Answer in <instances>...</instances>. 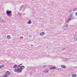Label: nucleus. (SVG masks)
I'll return each mask as SVG.
<instances>
[{
    "instance_id": "obj_2",
    "label": "nucleus",
    "mask_w": 77,
    "mask_h": 77,
    "mask_svg": "<svg viewBox=\"0 0 77 77\" xmlns=\"http://www.w3.org/2000/svg\"><path fill=\"white\" fill-rule=\"evenodd\" d=\"M11 11H6V13L8 17H11L12 16V14L11 13Z\"/></svg>"
},
{
    "instance_id": "obj_9",
    "label": "nucleus",
    "mask_w": 77,
    "mask_h": 77,
    "mask_svg": "<svg viewBox=\"0 0 77 77\" xmlns=\"http://www.w3.org/2000/svg\"><path fill=\"white\" fill-rule=\"evenodd\" d=\"M76 74H73L72 75V77H76Z\"/></svg>"
},
{
    "instance_id": "obj_1",
    "label": "nucleus",
    "mask_w": 77,
    "mask_h": 77,
    "mask_svg": "<svg viewBox=\"0 0 77 77\" xmlns=\"http://www.w3.org/2000/svg\"><path fill=\"white\" fill-rule=\"evenodd\" d=\"M20 69H20H14V72H21V70L23 69H24V66H22L20 67Z\"/></svg>"
},
{
    "instance_id": "obj_8",
    "label": "nucleus",
    "mask_w": 77,
    "mask_h": 77,
    "mask_svg": "<svg viewBox=\"0 0 77 77\" xmlns=\"http://www.w3.org/2000/svg\"><path fill=\"white\" fill-rule=\"evenodd\" d=\"M7 38H8V39H11V36H10V35H8L7 36Z\"/></svg>"
},
{
    "instance_id": "obj_14",
    "label": "nucleus",
    "mask_w": 77,
    "mask_h": 77,
    "mask_svg": "<svg viewBox=\"0 0 77 77\" xmlns=\"http://www.w3.org/2000/svg\"><path fill=\"white\" fill-rule=\"evenodd\" d=\"M21 39H22V38H23V37H20Z\"/></svg>"
},
{
    "instance_id": "obj_11",
    "label": "nucleus",
    "mask_w": 77,
    "mask_h": 77,
    "mask_svg": "<svg viewBox=\"0 0 77 77\" xmlns=\"http://www.w3.org/2000/svg\"><path fill=\"white\" fill-rule=\"evenodd\" d=\"M31 20H29L28 22V24H31Z\"/></svg>"
},
{
    "instance_id": "obj_6",
    "label": "nucleus",
    "mask_w": 77,
    "mask_h": 77,
    "mask_svg": "<svg viewBox=\"0 0 77 77\" xmlns=\"http://www.w3.org/2000/svg\"><path fill=\"white\" fill-rule=\"evenodd\" d=\"M45 33L44 32H42L40 34V35L41 36H43V35H44Z\"/></svg>"
},
{
    "instance_id": "obj_5",
    "label": "nucleus",
    "mask_w": 77,
    "mask_h": 77,
    "mask_svg": "<svg viewBox=\"0 0 77 77\" xmlns=\"http://www.w3.org/2000/svg\"><path fill=\"white\" fill-rule=\"evenodd\" d=\"M10 73L9 72H8V71H7L6 72V74H7V75H9V74H10Z\"/></svg>"
},
{
    "instance_id": "obj_3",
    "label": "nucleus",
    "mask_w": 77,
    "mask_h": 77,
    "mask_svg": "<svg viewBox=\"0 0 77 77\" xmlns=\"http://www.w3.org/2000/svg\"><path fill=\"white\" fill-rule=\"evenodd\" d=\"M56 68L55 66L52 67L50 68V69H56Z\"/></svg>"
},
{
    "instance_id": "obj_7",
    "label": "nucleus",
    "mask_w": 77,
    "mask_h": 77,
    "mask_svg": "<svg viewBox=\"0 0 77 77\" xmlns=\"http://www.w3.org/2000/svg\"><path fill=\"white\" fill-rule=\"evenodd\" d=\"M17 67V65H14V66H13V68H15Z\"/></svg>"
},
{
    "instance_id": "obj_13",
    "label": "nucleus",
    "mask_w": 77,
    "mask_h": 77,
    "mask_svg": "<svg viewBox=\"0 0 77 77\" xmlns=\"http://www.w3.org/2000/svg\"><path fill=\"white\" fill-rule=\"evenodd\" d=\"M75 15H76V16H77V12H76L75 13Z\"/></svg>"
},
{
    "instance_id": "obj_10",
    "label": "nucleus",
    "mask_w": 77,
    "mask_h": 77,
    "mask_svg": "<svg viewBox=\"0 0 77 77\" xmlns=\"http://www.w3.org/2000/svg\"><path fill=\"white\" fill-rule=\"evenodd\" d=\"M3 66H4V65H2V66H0V69H1V68H3Z\"/></svg>"
},
{
    "instance_id": "obj_4",
    "label": "nucleus",
    "mask_w": 77,
    "mask_h": 77,
    "mask_svg": "<svg viewBox=\"0 0 77 77\" xmlns=\"http://www.w3.org/2000/svg\"><path fill=\"white\" fill-rule=\"evenodd\" d=\"M61 67L62 68H66V66H65L64 65H61Z\"/></svg>"
},
{
    "instance_id": "obj_12",
    "label": "nucleus",
    "mask_w": 77,
    "mask_h": 77,
    "mask_svg": "<svg viewBox=\"0 0 77 77\" xmlns=\"http://www.w3.org/2000/svg\"><path fill=\"white\" fill-rule=\"evenodd\" d=\"M8 76H7V75H5L3 76V77H8Z\"/></svg>"
}]
</instances>
